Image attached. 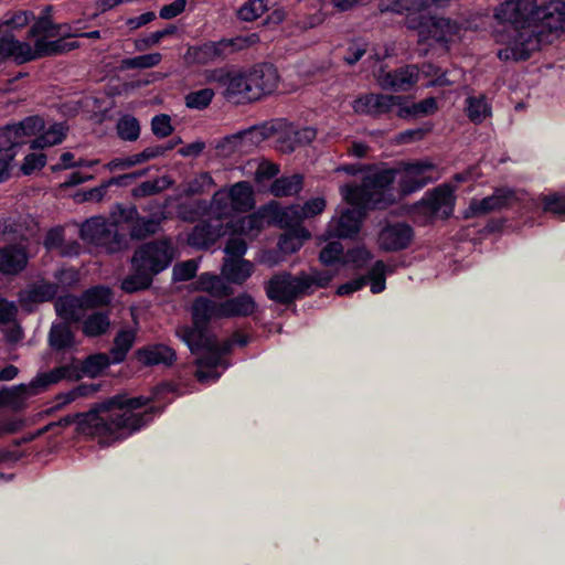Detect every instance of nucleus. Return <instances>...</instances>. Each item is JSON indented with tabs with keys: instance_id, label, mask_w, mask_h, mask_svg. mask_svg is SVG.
<instances>
[{
	"instance_id": "1",
	"label": "nucleus",
	"mask_w": 565,
	"mask_h": 565,
	"mask_svg": "<svg viewBox=\"0 0 565 565\" xmlns=\"http://www.w3.org/2000/svg\"><path fill=\"white\" fill-rule=\"evenodd\" d=\"M494 20L503 25L497 41L505 47L498 51L502 61H525L539 50L545 32L565 31L563 0H504L493 10Z\"/></svg>"
},
{
	"instance_id": "2",
	"label": "nucleus",
	"mask_w": 565,
	"mask_h": 565,
	"mask_svg": "<svg viewBox=\"0 0 565 565\" xmlns=\"http://www.w3.org/2000/svg\"><path fill=\"white\" fill-rule=\"evenodd\" d=\"M393 183V171L382 170L363 178L360 185L347 186L344 199L358 209L345 210L330 225L331 234L339 238H353L360 232L364 209H386L393 203L386 189Z\"/></svg>"
},
{
	"instance_id": "3",
	"label": "nucleus",
	"mask_w": 565,
	"mask_h": 565,
	"mask_svg": "<svg viewBox=\"0 0 565 565\" xmlns=\"http://www.w3.org/2000/svg\"><path fill=\"white\" fill-rule=\"evenodd\" d=\"M210 82L223 88L222 96L234 105H247L273 94L279 83L277 68L270 63H259L249 71L214 70Z\"/></svg>"
},
{
	"instance_id": "4",
	"label": "nucleus",
	"mask_w": 565,
	"mask_h": 565,
	"mask_svg": "<svg viewBox=\"0 0 565 565\" xmlns=\"http://www.w3.org/2000/svg\"><path fill=\"white\" fill-rule=\"evenodd\" d=\"M172 239L162 237L141 244L131 257V274L121 281L128 294L148 289L153 277L167 269L175 258Z\"/></svg>"
},
{
	"instance_id": "5",
	"label": "nucleus",
	"mask_w": 565,
	"mask_h": 565,
	"mask_svg": "<svg viewBox=\"0 0 565 565\" xmlns=\"http://www.w3.org/2000/svg\"><path fill=\"white\" fill-rule=\"evenodd\" d=\"M332 280L329 271L312 269L309 274L301 271L298 276L289 271H280L271 276L266 282L267 297L280 305H290L297 298L307 295L312 286L324 288Z\"/></svg>"
},
{
	"instance_id": "6",
	"label": "nucleus",
	"mask_w": 565,
	"mask_h": 565,
	"mask_svg": "<svg viewBox=\"0 0 565 565\" xmlns=\"http://www.w3.org/2000/svg\"><path fill=\"white\" fill-rule=\"evenodd\" d=\"M118 217V210L111 214L113 221L103 217H93L87 220L81 227V237L97 246H102L109 254L119 253L129 248V239L126 234L118 231L120 222L115 220Z\"/></svg>"
},
{
	"instance_id": "7",
	"label": "nucleus",
	"mask_w": 565,
	"mask_h": 565,
	"mask_svg": "<svg viewBox=\"0 0 565 565\" xmlns=\"http://www.w3.org/2000/svg\"><path fill=\"white\" fill-rule=\"evenodd\" d=\"M258 42V35L250 34L248 36L224 39L218 42H207L199 46H190L184 54V61L188 65H205L216 60L225 58L230 54L249 47Z\"/></svg>"
},
{
	"instance_id": "8",
	"label": "nucleus",
	"mask_w": 565,
	"mask_h": 565,
	"mask_svg": "<svg viewBox=\"0 0 565 565\" xmlns=\"http://www.w3.org/2000/svg\"><path fill=\"white\" fill-rule=\"evenodd\" d=\"M221 302L210 298L196 297L191 305L192 326H183L177 329V335L184 342L195 343L196 339L215 337L209 333V323L214 319H222Z\"/></svg>"
},
{
	"instance_id": "9",
	"label": "nucleus",
	"mask_w": 565,
	"mask_h": 565,
	"mask_svg": "<svg viewBox=\"0 0 565 565\" xmlns=\"http://www.w3.org/2000/svg\"><path fill=\"white\" fill-rule=\"evenodd\" d=\"M404 24L408 30L417 32L418 43L447 42L449 36L459 31L457 22L450 19L417 12L406 14Z\"/></svg>"
},
{
	"instance_id": "10",
	"label": "nucleus",
	"mask_w": 565,
	"mask_h": 565,
	"mask_svg": "<svg viewBox=\"0 0 565 565\" xmlns=\"http://www.w3.org/2000/svg\"><path fill=\"white\" fill-rule=\"evenodd\" d=\"M108 398L95 404L87 413L76 414L77 424L81 429L89 426L100 436H110L113 440H118L125 436L121 428L126 422L124 415H118L113 406H108Z\"/></svg>"
},
{
	"instance_id": "11",
	"label": "nucleus",
	"mask_w": 565,
	"mask_h": 565,
	"mask_svg": "<svg viewBox=\"0 0 565 565\" xmlns=\"http://www.w3.org/2000/svg\"><path fill=\"white\" fill-rule=\"evenodd\" d=\"M454 186L441 184L426 194V198L416 203L415 211L428 218H448L455 206Z\"/></svg>"
},
{
	"instance_id": "12",
	"label": "nucleus",
	"mask_w": 565,
	"mask_h": 565,
	"mask_svg": "<svg viewBox=\"0 0 565 565\" xmlns=\"http://www.w3.org/2000/svg\"><path fill=\"white\" fill-rule=\"evenodd\" d=\"M152 402V397H128L127 394H118L108 398V406L115 408L116 414L125 415L122 419L126 422L121 425L125 435L131 434L145 425V414L134 413L135 409L143 407Z\"/></svg>"
},
{
	"instance_id": "13",
	"label": "nucleus",
	"mask_w": 565,
	"mask_h": 565,
	"mask_svg": "<svg viewBox=\"0 0 565 565\" xmlns=\"http://www.w3.org/2000/svg\"><path fill=\"white\" fill-rule=\"evenodd\" d=\"M118 217L115 220L129 226V238L143 241L156 235L161 230V224L149 216H141L136 205L124 206L118 204Z\"/></svg>"
},
{
	"instance_id": "14",
	"label": "nucleus",
	"mask_w": 565,
	"mask_h": 565,
	"mask_svg": "<svg viewBox=\"0 0 565 565\" xmlns=\"http://www.w3.org/2000/svg\"><path fill=\"white\" fill-rule=\"evenodd\" d=\"M192 353L205 351V354L198 359L196 363L200 367L216 369L217 366L226 367L227 363L222 360V355L227 354L232 350V341L218 343L216 337L196 339L195 343L185 342Z\"/></svg>"
},
{
	"instance_id": "15",
	"label": "nucleus",
	"mask_w": 565,
	"mask_h": 565,
	"mask_svg": "<svg viewBox=\"0 0 565 565\" xmlns=\"http://www.w3.org/2000/svg\"><path fill=\"white\" fill-rule=\"evenodd\" d=\"M435 166L430 161H416V162H402L398 170H392L393 175L396 171L402 173L399 180L401 192L406 195L423 186H425L430 179L425 175V172L434 170Z\"/></svg>"
},
{
	"instance_id": "16",
	"label": "nucleus",
	"mask_w": 565,
	"mask_h": 565,
	"mask_svg": "<svg viewBox=\"0 0 565 565\" xmlns=\"http://www.w3.org/2000/svg\"><path fill=\"white\" fill-rule=\"evenodd\" d=\"M405 100L403 96L366 94L353 102V110L360 115L379 116L392 110Z\"/></svg>"
},
{
	"instance_id": "17",
	"label": "nucleus",
	"mask_w": 565,
	"mask_h": 565,
	"mask_svg": "<svg viewBox=\"0 0 565 565\" xmlns=\"http://www.w3.org/2000/svg\"><path fill=\"white\" fill-rule=\"evenodd\" d=\"M419 77V66L409 64L392 72L381 71L377 81L384 89L407 90Z\"/></svg>"
},
{
	"instance_id": "18",
	"label": "nucleus",
	"mask_w": 565,
	"mask_h": 565,
	"mask_svg": "<svg viewBox=\"0 0 565 565\" xmlns=\"http://www.w3.org/2000/svg\"><path fill=\"white\" fill-rule=\"evenodd\" d=\"M413 235V228L405 223L387 225L380 232L379 244L387 252L404 249L412 242Z\"/></svg>"
},
{
	"instance_id": "19",
	"label": "nucleus",
	"mask_w": 565,
	"mask_h": 565,
	"mask_svg": "<svg viewBox=\"0 0 565 565\" xmlns=\"http://www.w3.org/2000/svg\"><path fill=\"white\" fill-rule=\"evenodd\" d=\"M515 199L514 192L509 189H497L492 195L482 200H472L466 217L484 215L510 206Z\"/></svg>"
},
{
	"instance_id": "20",
	"label": "nucleus",
	"mask_w": 565,
	"mask_h": 565,
	"mask_svg": "<svg viewBox=\"0 0 565 565\" xmlns=\"http://www.w3.org/2000/svg\"><path fill=\"white\" fill-rule=\"evenodd\" d=\"M369 280L371 281V290L373 294H377L384 290L385 264L382 260H377L374 264L367 276H361L339 286L337 294L339 296L352 294L365 286Z\"/></svg>"
},
{
	"instance_id": "21",
	"label": "nucleus",
	"mask_w": 565,
	"mask_h": 565,
	"mask_svg": "<svg viewBox=\"0 0 565 565\" xmlns=\"http://www.w3.org/2000/svg\"><path fill=\"white\" fill-rule=\"evenodd\" d=\"M279 132H284V136L279 138V148L282 152H292L297 147L309 145L316 138V129L311 127L296 129L284 122L282 130Z\"/></svg>"
},
{
	"instance_id": "22",
	"label": "nucleus",
	"mask_w": 565,
	"mask_h": 565,
	"mask_svg": "<svg viewBox=\"0 0 565 565\" xmlns=\"http://www.w3.org/2000/svg\"><path fill=\"white\" fill-rule=\"evenodd\" d=\"M28 264V254L23 246L8 245L0 248V271L15 275L22 271Z\"/></svg>"
},
{
	"instance_id": "23",
	"label": "nucleus",
	"mask_w": 565,
	"mask_h": 565,
	"mask_svg": "<svg viewBox=\"0 0 565 565\" xmlns=\"http://www.w3.org/2000/svg\"><path fill=\"white\" fill-rule=\"evenodd\" d=\"M256 309L257 303L255 299L247 292H242L221 302L223 318L249 317Z\"/></svg>"
},
{
	"instance_id": "24",
	"label": "nucleus",
	"mask_w": 565,
	"mask_h": 565,
	"mask_svg": "<svg viewBox=\"0 0 565 565\" xmlns=\"http://www.w3.org/2000/svg\"><path fill=\"white\" fill-rule=\"evenodd\" d=\"M137 360L146 366L164 364L171 365L175 359V351L166 344H152L136 351Z\"/></svg>"
},
{
	"instance_id": "25",
	"label": "nucleus",
	"mask_w": 565,
	"mask_h": 565,
	"mask_svg": "<svg viewBox=\"0 0 565 565\" xmlns=\"http://www.w3.org/2000/svg\"><path fill=\"white\" fill-rule=\"evenodd\" d=\"M254 265L246 259L225 258L221 274L230 284L243 285L250 277Z\"/></svg>"
},
{
	"instance_id": "26",
	"label": "nucleus",
	"mask_w": 565,
	"mask_h": 565,
	"mask_svg": "<svg viewBox=\"0 0 565 565\" xmlns=\"http://www.w3.org/2000/svg\"><path fill=\"white\" fill-rule=\"evenodd\" d=\"M49 344L52 350L57 352L73 349L76 345V339L71 323H53L49 332Z\"/></svg>"
},
{
	"instance_id": "27",
	"label": "nucleus",
	"mask_w": 565,
	"mask_h": 565,
	"mask_svg": "<svg viewBox=\"0 0 565 565\" xmlns=\"http://www.w3.org/2000/svg\"><path fill=\"white\" fill-rule=\"evenodd\" d=\"M221 236L220 231L211 224L203 222L195 225L186 237V243L198 249H207Z\"/></svg>"
},
{
	"instance_id": "28",
	"label": "nucleus",
	"mask_w": 565,
	"mask_h": 565,
	"mask_svg": "<svg viewBox=\"0 0 565 565\" xmlns=\"http://www.w3.org/2000/svg\"><path fill=\"white\" fill-rule=\"evenodd\" d=\"M84 309L81 297L67 295L58 297L55 301V310L61 322L77 323L82 320L81 310Z\"/></svg>"
},
{
	"instance_id": "29",
	"label": "nucleus",
	"mask_w": 565,
	"mask_h": 565,
	"mask_svg": "<svg viewBox=\"0 0 565 565\" xmlns=\"http://www.w3.org/2000/svg\"><path fill=\"white\" fill-rule=\"evenodd\" d=\"M217 156L230 158L235 153H248L252 151L244 131H238L231 136H225L215 146Z\"/></svg>"
},
{
	"instance_id": "30",
	"label": "nucleus",
	"mask_w": 565,
	"mask_h": 565,
	"mask_svg": "<svg viewBox=\"0 0 565 565\" xmlns=\"http://www.w3.org/2000/svg\"><path fill=\"white\" fill-rule=\"evenodd\" d=\"M199 286L202 291L215 298H226L234 294V289L222 275L202 274L199 278Z\"/></svg>"
},
{
	"instance_id": "31",
	"label": "nucleus",
	"mask_w": 565,
	"mask_h": 565,
	"mask_svg": "<svg viewBox=\"0 0 565 565\" xmlns=\"http://www.w3.org/2000/svg\"><path fill=\"white\" fill-rule=\"evenodd\" d=\"M228 195L235 211L246 212L254 206L253 188L247 181L232 185Z\"/></svg>"
},
{
	"instance_id": "32",
	"label": "nucleus",
	"mask_w": 565,
	"mask_h": 565,
	"mask_svg": "<svg viewBox=\"0 0 565 565\" xmlns=\"http://www.w3.org/2000/svg\"><path fill=\"white\" fill-rule=\"evenodd\" d=\"M303 185V175L295 173L277 178L270 185V193L276 198L289 196L299 193Z\"/></svg>"
},
{
	"instance_id": "33",
	"label": "nucleus",
	"mask_w": 565,
	"mask_h": 565,
	"mask_svg": "<svg viewBox=\"0 0 565 565\" xmlns=\"http://www.w3.org/2000/svg\"><path fill=\"white\" fill-rule=\"evenodd\" d=\"M280 130H282V122H265L259 126H252L243 131L250 149L253 150L264 140L275 136Z\"/></svg>"
},
{
	"instance_id": "34",
	"label": "nucleus",
	"mask_w": 565,
	"mask_h": 565,
	"mask_svg": "<svg viewBox=\"0 0 565 565\" xmlns=\"http://www.w3.org/2000/svg\"><path fill=\"white\" fill-rule=\"evenodd\" d=\"M136 339V332L134 330H121L119 331L115 339L114 345L109 351V355L111 358V362L120 363L125 360L127 353L132 348V344Z\"/></svg>"
},
{
	"instance_id": "35",
	"label": "nucleus",
	"mask_w": 565,
	"mask_h": 565,
	"mask_svg": "<svg viewBox=\"0 0 565 565\" xmlns=\"http://www.w3.org/2000/svg\"><path fill=\"white\" fill-rule=\"evenodd\" d=\"M77 47V41H66L63 38L55 41H46L45 39L36 40L38 55H40V57L66 53Z\"/></svg>"
},
{
	"instance_id": "36",
	"label": "nucleus",
	"mask_w": 565,
	"mask_h": 565,
	"mask_svg": "<svg viewBox=\"0 0 565 565\" xmlns=\"http://www.w3.org/2000/svg\"><path fill=\"white\" fill-rule=\"evenodd\" d=\"M275 6V0H248L237 10V17L243 21L252 22L260 18Z\"/></svg>"
},
{
	"instance_id": "37",
	"label": "nucleus",
	"mask_w": 565,
	"mask_h": 565,
	"mask_svg": "<svg viewBox=\"0 0 565 565\" xmlns=\"http://www.w3.org/2000/svg\"><path fill=\"white\" fill-rule=\"evenodd\" d=\"M173 185V180L168 175L156 178L154 180L145 181L131 190L134 199H141L156 195Z\"/></svg>"
},
{
	"instance_id": "38",
	"label": "nucleus",
	"mask_w": 565,
	"mask_h": 565,
	"mask_svg": "<svg viewBox=\"0 0 565 565\" xmlns=\"http://www.w3.org/2000/svg\"><path fill=\"white\" fill-rule=\"evenodd\" d=\"M111 292L109 288L103 286H96L86 290L82 296L81 300L84 309H93L97 307L106 306L110 302Z\"/></svg>"
},
{
	"instance_id": "39",
	"label": "nucleus",
	"mask_w": 565,
	"mask_h": 565,
	"mask_svg": "<svg viewBox=\"0 0 565 565\" xmlns=\"http://www.w3.org/2000/svg\"><path fill=\"white\" fill-rule=\"evenodd\" d=\"M66 130L67 128L63 124L52 125L47 131L31 142V149L45 148L62 142L66 136Z\"/></svg>"
},
{
	"instance_id": "40",
	"label": "nucleus",
	"mask_w": 565,
	"mask_h": 565,
	"mask_svg": "<svg viewBox=\"0 0 565 565\" xmlns=\"http://www.w3.org/2000/svg\"><path fill=\"white\" fill-rule=\"evenodd\" d=\"M111 358L106 353H96L81 362L84 376L96 377L110 364Z\"/></svg>"
},
{
	"instance_id": "41",
	"label": "nucleus",
	"mask_w": 565,
	"mask_h": 565,
	"mask_svg": "<svg viewBox=\"0 0 565 565\" xmlns=\"http://www.w3.org/2000/svg\"><path fill=\"white\" fill-rule=\"evenodd\" d=\"M110 321L106 313L95 312L83 322V333L87 337H98L107 332Z\"/></svg>"
},
{
	"instance_id": "42",
	"label": "nucleus",
	"mask_w": 565,
	"mask_h": 565,
	"mask_svg": "<svg viewBox=\"0 0 565 565\" xmlns=\"http://www.w3.org/2000/svg\"><path fill=\"white\" fill-rule=\"evenodd\" d=\"M58 291V285L53 282H40L32 285L26 291V299L39 303L52 300Z\"/></svg>"
},
{
	"instance_id": "43",
	"label": "nucleus",
	"mask_w": 565,
	"mask_h": 565,
	"mask_svg": "<svg viewBox=\"0 0 565 565\" xmlns=\"http://www.w3.org/2000/svg\"><path fill=\"white\" fill-rule=\"evenodd\" d=\"M30 386L20 384L12 388H3L0 391V407L11 406L14 409L20 408L21 402L30 396Z\"/></svg>"
},
{
	"instance_id": "44",
	"label": "nucleus",
	"mask_w": 565,
	"mask_h": 565,
	"mask_svg": "<svg viewBox=\"0 0 565 565\" xmlns=\"http://www.w3.org/2000/svg\"><path fill=\"white\" fill-rule=\"evenodd\" d=\"M214 186V181L209 172H201L192 180L183 184L182 194L185 196H193L202 194Z\"/></svg>"
},
{
	"instance_id": "45",
	"label": "nucleus",
	"mask_w": 565,
	"mask_h": 565,
	"mask_svg": "<svg viewBox=\"0 0 565 565\" xmlns=\"http://www.w3.org/2000/svg\"><path fill=\"white\" fill-rule=\"evenodd\" d=\"M61 25L53 23L51 17L43 14L40 17L29 30V36L35 38L43 35L45 38H55L60 35Z\"/></svg>"
},
{
	"instance_id": "46",
	"label": "nucleus",
	"mask_w": 565,
	"mask_h": 565,
	"mask_svg": "<svg viewBox=\"0 0 565 565\" xmlns=\"http://www.w3.org/2000/svg\"><path fill=\"white\" fill-rule=\"evenodd\" d=\"M25 140L21 139L17 127L14 125H8L0 129V152L1 153H14L12 150L15 147L24 145Z\"/></svg>"
},
{
	"instance_id": "47",
	"label": "nucleus",
	"mask_w": 565,
	"mask_h": 565,
	"mask_svg": "<svg viewBox=\"0 0 565 565\" xmlns=\"http://www.w3.org/2000/svg\"><path fill=\"white\" fill-rule=\"evenodd\" d=\"M117 132L122 140H137L140 134V126L138 120L130 115L122 116L118 120Z\"/></svg>"
},
{
	"instance_id": "48",
	"label": "nucleus",
	"mask_w": 565,
	"mask_h": 565,
	"mask_svg": "<svg viewBox=\"0 0 565 565\" xmlns=\"http://www.w3.org/2000/svg\"><path fill=\"white\" fill-rule=\"evenodd\" d=\"M277 221L281 227H297L306 218L300 205H290L279 212Z\"/></svg>"
},
{
	"instance_id": "49",
	"label": "nucleus",
	"mask_w": 565,
	"mask_h": 565,
	"mask_svg": "<svg viewBox=\"0 0 565 565\" xmlns=\"http://www.w3.org/2000/svg\"><path fill=\"white\" fill-rule=\"evenodd\" d=\"M213 97L214 90L212 88H202L186 94L184 100L189 108L204 109L211 104Z\"/></svg>"
},
{
	"instance_id": "50",
	"label": "nucleus",
	"mask_w": 565,
	"mask_h": 565,
	"mask_svg": "<svg viewBox=\"0 0 565 565\" xmlns=\"http://www.w3.org/2000/svg\"><path fill=\"white\" fill-rule=\"evenodd\" d=\"M62 380L58 369L55 367L49 372L39 374L30 384V395H34L39 390H45L52 384H55Z\"/></svg>"
},
{
	"instance_id": "51",
	"label": "nucleus",
	"mask_w": 565,
	"mask_h": 565,
	"mask_svg": "<svg viewBox=\"0 0 565 565\" xmlns=\"http://www.w3.org/2000/svg\"><path fill=\"white\" fill-rule=\"evenodd\" d=\"M161 61L160 53H150L139 55L132 58H125L121 61V68H149L158 65Z\"/></svg>"
},
{
	"instance_id": "52",
	"label": "nucleus",
	"mask_w": 565,
	"mask_h": 565,
	"mask_svg": "<svg viewBox=\"0 0 565 565\" xmlns=\"http://www.w3.org/2000/svg\"><path fill=\"white\" fill-rule=\"evenodd\" d=\"M377 9L381 13L411 14L414 12L412 0H380Z\"/></svg>"
},
{
	"instance_id": "53",
	"label": "nucleus",
	"mask_w": 565,
	"mask_h": 565,
	"mask_svg": "<svg viewBox=\"0 0 565 565\" xmlns=\"http://www.w3.org/2000/svg\"><path fill=\"white\" fill-rule=\"evenodd\" d=\"M14 126L17 127L21 139L25 140L26 137L33 136L41 131L44 128V121L39 116H30L19 124H14Z\"/></svg>"
},
{
	"instance_id": "54",
	"label": "nucleus",
	"mask_w": 565,
	"mask_h": 565,
	"mask_svg": "<svg viewBox=\"0 0 565 565\" xmlns=\"http://www.w3.org/2000/svg\"><path fill=\"white\" fill-rule=\"evenodd\" d=\"M468 102V117L473 122H480L483 118H486L490 110L487 106V104L483 100V97L476 98V97H469L467 99Z\"/></svg>"
},
{
	"instance_id": "55",
	"label": "nucleus",
	"mask_w": 565,
	"mask_h": 565,
	"mask_svg": "<svg viewBox=\"0 0 565 565\" xmlns=\"http://www.w3.org/2000/svg\"><path fill=\"white\" fill-rule=\"evenodd\" d=\"M171 198L166 199L163 202L150 201L143 207L142 211L148 213V216L152 220L158 221L159 224L168 218L167 207L170 205Z\"/></svg>"
},
{
	"instance_id": "56",
	"label": "nucleus",
	"mask_w": 565,
	"mask_h": 565,
	"mask_svg": "<svg viewBox=\"0 0 565 565\" xmlns=\"http://www.w3.org/2000/svg\"><path fill=\"white\" fill-rule=\"evenodd\" d=\"M11 57H14L20 64L39 58L40 55H38L36 43L34 44V49H32L29 43L17 40L15 49H13Z\"/></svg>"
},
{
	"instance_id": "57",
	"label": "nucleus",
	"mask_w": 565,
	"mask_h": 565,
	"mask_svg": "<svg viewBox=\"0 0 565 565\" xmlns=\"http://www.w3.org/2000/svg\"><path fill=\"white\" fill-rule=\"evenodd\" d=\"M198 265L195 260L177 263L173 266L172 275L174 281H185L193 278L196 274Z\"/></svg>"
},
{
	"instance_id": "58",
	"label": "nucleus",
	"mask_w": 565,
	"mask_h": 565,
	"mask_svg": "<svg viewBox=\"0 0 565 565\" xmlns=\"http://www.w3.org/2000/svg\"><path fill=\"white\" fill-rule=\"evenodd\" d=\"M151 130L159 138L170 136L173 132L170 116L166 114L154 116L151 120Z\"/></svg>"
},
{
	"instance_id": "59",
	"label": "nucleus",
	"mask_w": 565,
	"mask_h": 565,
	"mask_svg": "<svg viewBox=\"0 0 565 565\" xmlns=\"http://www.w3.org/2000/svg\"><path fill=\"white\" fill-rule=\"evenodd\" d=\"M343 254V246L340 242L334 241L327 244L320 252L319 258L323 265H331L340 259Z\"/></svg>"
},
{
	"instance_id": "60",
	"label": "nucleus",
	"mask_w": 565,
	"mask_h": 565,
	"mask_svg": "<svg viewBox=\"0 0 565 565\" xmlns=\"http://www.w3.org/2000/svg\"><path fill=\"white\" fill-rule=\"evenodd\" d=\"M370 258L371 254L367 249L364 247H355L343 254L342 263L352 264L354 267H362Z\"/></svg>"
},
{
	"instance_id": "61",
	"label": "nucleus",
	"mask_w": 565,
	"mask_h": 565,
	"mask_svg": "<svg viewBox=\"0 0 565 565\" xmlns=\"http://www.w3.org/2000/svg\"><path fill=\"white\" fill-rule=\"evenodd\" d=\"M175 31H177V28L174 25H169L168 28H166L161 31H157V32L150 34L148 38L137 40L136 47L139 51H143V50L159 43V41L161 39H163L164 36L174 34Z\"/></svg>"
},
{
	"instance_id": "62",
	"label": "nucleus",
	"mask_w": 565,
	"mask_h": 565,
	"mask_svg": "<svg viewBox=\"0 0 565 565\" xmlns=\"http://www.w3.org/2000/svg\"><path fill=\"white\" fill-rule=\"evenodd\" d=\"M246 242L241 237L230 238L225 246V253L228 255L227 258L244 259L243 255L246 253Z\"/></svg>"
},
{
	"instance_id": "63",
	"label": "nucleus",
	"mask_w": 565,
	"mask_h": 565,
	"mask_svg": "<svg viewBox=\"0 0 565 565\" xmlns=\"http://www.w3.org/2000/svg\"><path fill=\"white\" fill-rule=\"evenodd\" d=\"M46 157L43 153H30L25 157L24 163L21 166V171L29 175L36 169L45 166Z\"/></svg>"
},
{
	"instance_id": "64",
	"label": "nucleus",
	"mask_w": 565,
	"mask_h": 565,
	"mask_svg": "<svg viewBox=\"0 0 565 565\" xmlns=\"http://www.w3.org/2000/svg\"><path fill=\"white\" fill-rule=\"evenodd\" d=\"M544 211L556 215H565V195H551L544 199Z\"/></svg>"
}]
</instances>
